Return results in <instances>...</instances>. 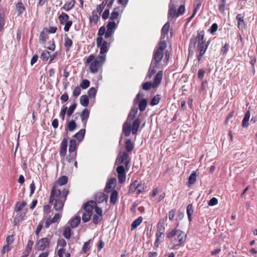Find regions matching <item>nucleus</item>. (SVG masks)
<instances>
[{
	"label": "nucleus",
	"instance_id": "1",
	"mask_svg": "<svg viewBox=\"0 0 257 257\" xmlns=\"http://www.w3.org/2000/svg\"><path fill=\"white\" fill-rule=\"evenodd\" d=\"M69 193V189H60L58 187H52L49 202L53 204L55 210L61 211L63 209Z\"/></svg>",
	"mask_w": 257,
	"mask_h": 257
},
{
	"label": "nucleus",
	"instance_id": "2",
	"mask_svg": "<svg viewBox=\"0 0 257 257\" xmlns=\"http://www.w3.org/2000/svg\"><path fill=\"white\" fill-rule=\"evenodd\" d=\"M131 158L127 152H119L116 158L115 165H118L116 172L118 174V180L120 183H122L126 180L125 171L130 169Z\"/></svg>",
	"mask_w": 257,
	"mask_h": 257
},
{
	"label": "nucleus",
	"instance_id": "3",
	"mask_svg": "<svg viewBox=\"0 0 257 257\" xmlns=\"http://www.w3.org/2000/svg\"><path fill=\"white\" fill-rule=\"evenodd\" d=\"M196 43H197L196 47L197 51L199 53L198 55L197 56V57L198 61L201 62L202 61V57L205 54L210 43L209 41H208L206 43L205 42L204 31L200 32L198 31L197 36L195 37L192 38L190 39V43L189 45V51H190L191 48H194L195 47Z\"/></svg>",
	"mask_w": 257,
	"mask_h": 257
},
{
	"label": "nucleus",
	"instance_id": "4",
	"mask_svg": "<svg viewBox=\"0 0 257 257\" xmlns=\"http://www.w3.org/2000/svg\"><path fill=\"white\" fill-rule=\"evenodd\" d=\"M119 11L120 8L117 7L115 8L110 14L109 21L106 26L107 31L104 36L105 38H111L112 37L119 22V19L120 18Z\"/></svg>",
	"mask_w": 257,
	"mask_h": 257
},
{
	"label": "nucleus",
	"instance_id": "5",
	"mask_svg": "<svg viewBox=\"0 0 257 257\" xmlns=\"http://www.w3.org/2000/svg\"><path fill=\"white\" fill-rule=\"evenodd\" d=\"M166 238L174 246H178L185 242L186 234L183 231L174 228L167 232Z\"/></svg>",
	"mask_w": 257,
	"mask_h": 257
},
{
	"label": "nucleus",
	"instance_id": "6",
	"mask_svg": "<svg viewBox=\"0 0 257 257\" xmlns=\"http://www.w3.org/2000/svg\"><path fill=\"white\" fill-rule=\"evenodd\" d=\"M105 61L104 56H97L94 59V56L91 54L87 57L85 63L90 64L89 70L91 73H96L102 67Z\"/></svg>",
	"mask_w": 257,
	"mask_h": 257
},
{
	"label": "nucleus",
	"instance_id": "7",
	"mask_svg": "<svg viewBox=\"0 0 257 257\" xmlns=\"http://www.w3.org/2000/svg\"><path fill=\"white\" fill-rule=\"evenodd\" d=\"M172 2V0H170L169 5L168 19L169 21L174 22L178 17L184 14L185 11V7L184 5H181L177 10L176 5Z\"/></svg>",
	"mask_w": 257,
	"mask_h": 257
},
{
	"label": "nucleus",
	"instance_id": "8",
	"mask_svg": "<svg viewBox=\"0 0 257 257\" xmlns=\"http://www.w3.org/2000/svg\"><path fill=\"white\" fill-rule=\"evenodd\" d=\"M167 47V44L165 40H160L158 46L155 48L153 53L152 61L156 64V67H159L163 56L164 51Z\"/></svg>",
	"mask_w": 257,
	"mask_h": 257
},
{
	"label": "nucleus",
	"instance_id": "9",
	"mask_svg": "<svg viewBox=\"0 0 257 257\" xmlns=\"http://www.w3.org/2000/svg\"><path fill=\"white\" fill-rule=\"evenodd\" d=\"M165 230L164 223L159 221L157 225L156 238L154 242L155 249H157L159 247L161 242L163 241Z\"/></svg>",
	"mask_w": 257,
	"mask_h": 257
},
{
	"label": "nucleus",
	"instance_id": "10",
	"mask_svg": "<svg viewBox=\"0 0 257 257\" xmlns=\"http://www.w3.org/2000/svg\"><path fill=\"white\" fill-rule=\"evenodd\" d=\"M110 42L103 41L101 37H98L96 38L97 47L100 48V54L98 56H102L106 59V53L109 50Z\"/></svg>",
	"mask_w": 257,
	"mask_h": 257
},
{
	"label": "nucleus",
	"instance_id": "11",
	"mask_svg": "<svg viewBox=\"0 0 257 257\" xmlns=\"http://www.w3.org/2000/svg\"><path fill=\"white\" fill-rule=\"evenodd\" d=\"M58 20L61 25H64V31L66 32H68L73 24L72 21L69 20L68 15L62 12L58 16Z\"/></svg>",
	"mask_w": 257,
	"mask_h": 257
},
{
	"label": "nucleus",
	"instance_id": "12",
	"mask_svg": "<svg viewBox=\"0 0 257 257\" xmlns=\"http://www.w3.org/2000/svg\"><path fill=\"white\" fill-rule=\"evenodd\" d=\"M50 241L48 237H43L38 240L35 244V249L43 251L50 246Z\"/></svg>",
	"mask_w": 257,
	"mask_h": 257
},
{
	"label": "nucleus",
	"instance_id": "13",
	"mask_svg": "<svg viewBox=\"0 0 257 257\" xmlns=\"http://www.w3.org/2000/svg\"><path fill=\"white\" fill-rule=\"evenodd\" d=\"M68 178L66 176H62L58 178V179L55 182L52 187H58V189H68L63 187L64 185L67 183Z\"/></svg>",
	"mask_w": 257,
	"mask_h": 257
},
{
	"label": "nucleus",
	"instance_id": "14",
	"mask_svg": "<svg viewBox=\"0 0 257 257\" xmlns=\"http://www.w3.org/2000/svg\"><path fill=\"white\" fill-rule=\"evenodd\" d=\"M67 142V139L64 138L60 144L59 154L60 157L63 158H64L66 155Z\"/></svg>",
	"mask_w": 257,
	"mask_h": 257
},
{
	"label": "nucleus",
	"instance_id": "15",
	"mask_svg": "<svg viewBox=\"0 0 257 257\" xmlns=\"http://www.w3.org/2000/svg\"><path fill=\"white\" fill-rule=\"evenodd\" d=\"M244 17V15L242 14H238L236 17V20L237 22V28L241 30H242L245 28Z\"/></svg>",
	"mask_w": 257,
	"mask_h": 257
},
{
	"label": "nucleus",
	"instance_id": "16",
	"mask_svg": "<svg viewBox=\"0 0 257 257\" xmlns=\"http://www.w3.org/2000/svg\"><path fill=\"white\" fill-rule=\"evenodd\" d=\"M90 111L87 108H84L80 114V117L84 128L86 127L87 120L89 118Z\"/></svg>",
	"mask_w": 257,
	"mask_h": 257
},
{
	"label": "nucleus",
	"instance_id": "17",
	"mask_svg": "<svg viewBox=\"0 0 257 257\" xmlns=\"http://www.w3.org/2000/svg\"><path fill=\"white\" fill-rule=\"evenodd\" d=\"M132 127L130 121L126 120L122 125V132L125 137H128L131 133Z\"/></svg>",
	"mask_w": 257,
	"mask_h": 257
},
{
	"label": "nucleus",
	"instance_id": "18",
	"mask_svg": "<svg viewBox=\"0 0 257 257\" xmlns=\"http://www.w3.org/2000/svg\"><path fill=\"white\" fill-rule=\"evenodd\" d=\"M77 155L69 154L66 157V160L69 164L71 167L72 168V164H73L75 168H77V163L76 161Z\"/></svg>",
	"mask_w": 257,
	"mask_h": 257
},
{
	"label": "nucleus",
	"instance_id": "19",
	"mask_svg": "<svg viewBox=\"0 0 257 257\" xmlns=\"http://www.w3.org/2000/svg\"><path fill=\"white\" fill-rule=\"evenodd\" d=\"M96 206V202L93 201L87 202L84 206V211L92 214L93 211Z\"/></svg>",
	"mask_w": 257,
	"mask_h": 257
},
{
	"label": "nucleus",
	"instance_id": "20",
	"mask_svg": "<svg viewBox=\"0 0 257 257\" xmlns=\"http://www.w3.org/2000/svg\"><path fill=\"white\" fill-rule=\"evenodd\" d=\"M163 78V71H159L156 75L154 81L152 83L153 84V88L156 87L161 82Z\"/></svg>",
	"mask_w": 257,
	"mask_h": 257
},
{
	"label": "nucleus",
	"instance_id": "21",
	"mask_svg": "<svg viewBox=\"0 0 257 257\" xmlns=\"http://www.w3.org/2000/svg\"><path fill=\"white\" fill-rule=\"evenodd\" d=\"M77 145L75 140L72 139L69 141V154L77 155Z\"/></svg>",
	"mask_w": 257,
	"mask_h": 257
},
{
	"label": "nucleus",
	"instance_id": "22",
	"mask_svg": "<svg viewBox=\"0 0 257 257\" xmlns=\"http://www.w3.org/2000/svg\"><path fill=\"white\" fill-rule=\"evenodd\" d=\"M72 44V40L68 37L67 34H65L64 37V46L65 47L66 52H69L70 51Z\"/></svg>",
	"mask_w": 257,
	"mask_h": 257
},
{
	"label": "nucleus",
	"instance_id": "23",
	"mask_svg": "<svg viewBox=\"0 0 257 257\" xmlns=\"http://www.w3.org/2000/svg\"><path fill=\"white\" fill-rule=\"evenodd\" d=\"M170 28V22H167L163 27L161 30V36L160 40H164L165 36L168 34Z\"/></svg>",
	"mask_w": 257,
	"mask_h": 257
},
{
	"label": "nucleus",
	"instance_id": "24",
	"mask_svg": "<svg viewBox=\"0 0 257 257\" xmlns=\"http://www.w3.org/2000/svg\"><path fill=\"white\" fill-rule=\"evenodd\" d=\"M141 121L139 118L135 119L133 121L132 127V132L133 135H136L140 125Z\"/></svg>",
	"mask_w": 257,
	"mask_h": 257
},
{
	"label": "nucleus",
	"instance_id": "25",
	"mask_svg": "<svg viewBox=\"0 0 257 257\" xmlns=\"http://www.w3.org/2000/svg\"><path fill=\"white\" fill-rule=\"evenodd\" d=\"M138 111V108L136 107H133L132 108L128 116L127 117V121H130L133 120L137 114Z\"/></svg>",
	"mask_w": 257,
	"mask_h": 257
},
{
	"label": "nucleus",
	"instance_id": "26",
	"mask_svg": "<svg viewBox=\"0 0 257 257\" xmlns=\"http://www.w3.org/2000/svg\"><path fill=\"white\" fill-rule=\"evenodd\" d=\"M81 218L80 216H76L71 219L69 221L70 227L71 228H75L77 227L80 222Z\"/></svg>",
	"mask_w": 257,
	"mask_h": 257
},
{
	"label": "nucleus",
	"instance_id": "27",
	"mask_svg": "<svg viewBox=\"0 0 257 257\" xmlns=\"http://www.w3.org/2000/svg\"><path fill=\"white\" fill-rule=\"evenodd\" d=\"M158 67H156V64L153 63V61H152L150 67L147 75V77L149 79L151 78L156 72V68Z\"/></svg>",
	"mask_w": 257,
	"mask_h": 257
},
{
	"label": "nucleus",
	"instance_id": "28",
	"mask_svg": "<svg viewBox=\"0 0 257 257\" xmlns=\"http://www.w3.org/2000/svg\"><path fill=\"white\" fill-rule=\"evenodd\" d=\"M69 1V2H66L62 8V9H63L64 10L67 12L72 9L74 8L75 4L76 3L75 0Z\"/></svg>",
	"mask_w": 257,
	"mask_h": 257
},
{
	"label": "nucleus",
	"instance_id": "29",
	"mask_svg": "<svg viewBox=\"0 0 257 257\" xmlns=\"http://www.w3.org/2000/svg\"><path fill=\"white\" fill-rule=\"evenodd\" d=\"M125 148L126 149V151H123V152H127L128 154L134 149V145L130 139L126 141L125 143Z\"/></svg>",
	"mask_w": 257,
	"mask_h": 257
},
{
	"label": "nucleus",
	"instance_id": "30",
	"mask_svg": "<svg viewBox=\"0 0 257 257\" xmlns=\"http://www.w3.org/2000/svg\"><path fill=\"white\" fill-rule=\"evenodd\" d=\"M85 133V129L82 128L80 130L78 133L74 135V137L76 138L79 142L82 141L84 137Z\"/></svg>",
	"mask_w": 257,
	"mask_h": 257
},
{
	"label": "nucleus",
	"instance_id": "31",
	"mask_svg": "<svg viewBox=\"0 0 257 257\" xmlns=\"http://www.w3.org/2000/svg\"><path fill=\"white\" fill-rule=\"evenodd\" d=\"M115 182L116 179L114 178H111L108 180L105 187V190L107 192L111 191V189L113 188V185L115 184Z\"/></svg>",
	"mask_w": 257,
	"mask_h": 257
},
{
	"label": "nucleus",
	"instance_id": "32",
	"mask_svg": "<svg viewBox=\"0 0 257 257\" xmlns=\"http://www.w3.org/2000/svg\"><path fill=\"white\" fill-rule=\"evenodd\" d=\"M137 195L138 196L139 194L143 193L145 191V188H147V186L144 183L143 184L141 181L138 180V183L137 184Z\"/></svg>",
	"mask_w": 257,
	"mask_h": 257
},
{
	"label": "nucleus",
	"instance_id": "33",
	"mask_svg": "<svg viewBox=\"0 0 257 257\" xmlns=\"http://www.w3.org/2000/svg\"><path fill=\"white\" fill-rule=\"evenodd\" d=\"M16 9L18 13V15H21L26 10L25 7L22 2H19L16 4Z\"/></svg>",
	"mask_w": 257,
	"mask_h": 257
},
{
	"label": "nucleus",
	"instance_id": "34",
	"mask_svg": "<svg viewBox=\"0 0 257 257\" xmlns=\"http://www.w3.org/2000/svg\"><path fill=\"white\" fill-rule=\"evenodd\" d=\"M143 221V217L142 216L139 217L138 218L135 219L131 225V230H133L136 229Z\"/></svg>",
	"mask_w": 257,
	"mask_h": 257
},
{
	"label": "nucleus",
	"instance_id": "35",
	"mask_svg": "<svg viewBox=\"0 0 257 257\" xmlns=\"http://www.w3.org/2000/svg\"><path fill=\"white\" fill-rule=\"evenodd\" d=\"M90 241L91 240L89 239L84 243L82 249L80 251V254H85L89 251L90 248Z\"/></svg>",
	"mask_w": 257,
	"mask_h": 257
},
{
	"label": "nucleus",
	"instance_id": "36",
	"mask_svg": "<svg viewBox=\"0 0 257 257\" xmlns=\"http://www.w3.org/2000/svg\"><path fill=\"white\" fill-rule=\"evenodd\" d=\"M138 183V180H136L132 182L130 184L129 189H128V193L133 194L134 193L137 189V184Z\"/></svg>",
	"mask_w": 257,
	"mask_h": 257
},
{
	"label": "nucleus",
	"instance_id": "37",
	"mask_svg": "<svg viewBox=\"0 0 257 257\" xmlns=\"http://www.w3.org/2000/svg\"><path fill=\"white\" fill-rule=\"evenodd\" d=\"M118 197V192L116 190H113L110 195V202L112 204L114 205L117 201Z\"/></svg>",
	"mask_w": 257,
	"mask_h": 257
},
{
	"label": "nucleus",
	"instance_id": "38",
	"mask_svg": "<svg viewBox=\"0 0 257 257\" xmlns=\"http://www.w3.org/2000/svg\"><path fill=\"white\" fill-rule=\"evenodd\" d=\"M80 104L86 107L89 104V99L88 96L86 95H83L80 98Z\"/></svg>",
	"mask_w": 257,
	"mask_h": 257
},
{
	"label": "nucleus",
	"instance_id": "39",
	"mask_svg": "<svg viewBox=\"0 0 257 257\" xmlns=\"http://www.w3.org/2000/svg\"><path fill=\"white\" fill-rule=\"evenodd\" d=\"M194 212L193 207L192 204H189L187 207V214L188 220L191 221L192 220V215Z\"/></svg>",
	"mask_w": 257,
	"mask_h": 257
},
{
	"label": "nucleus",
	"instance_id": "40",
	"mask_svg": "<svg viewBox=\"0 0 257 257\" xmlns=\"http://www.w3.org/2000/svg\"><path fill=\"white\" fill-rule=\"evenodd\" d=\"M147 100L145 98L142 99L139 103V108L141 111H144L147 105Z\"/></svg>",
	"mask_w": 257,
	"mask_h": 257
},
{
	"label": "nucleus",
	"instance_id": "41",
	"mask_svg": "<svg viewBox=\"0 0 257 257\" xmlns=\"http://www.w3.org/2000/svg\"><path fill=\"white\" fill-rule=\"evenodd\" d=\"M72 234V231L70 227L67 226L64 228L63 235L66 238L69 239Z\"/></svg>",
	"mask_w": 257,
	"mask_h": 257
},
{
	"label": "nucleus",
	"instance_id": "42",
	"mask_svg": "<svg viewBox=\"0 0 257 257\" xmlns=\"http://www.w3.org/2000/svg\"><path fill=\"white\" fill-rule=\"evenodd\" d=\"M161 100V96L159 94L156 95L151 100L150 105L154 106L157 105Z\"/></svg>",
	"mask_w": 257,
	"mask_h": 257
},
{
	"label": "nucleus",
	"instance_id": "43",
	"mask_svg": "<svg viewBox=\"0 0 257 257\" xmlns=\"http://www.w3.org/2000/svg\"><path fill=\"white\" fill-rule=\"evenodd\" d=\"M107 3V0H104L100 5H98L96 9V12L100 14L106 6Z\"/></svg>",
	"mask_w": 257,
	"mask_h": 257
},
{
	"label": "nucleus",
	"instance_id": "44",
	"mask_svg": "<svg viewBox=\"0 0 257 257\" xmlns=\"http://www.w3.org/2000/svg\"><path fill=\"white\" fill-rule=\"evenodd\" d=\"M197 175L195 172H193L189 176L188 183V186L189 185L194 184L196 181Z\"/></svg>",
	"mask_w": 257,
	"mask_h": 257
},
{
	"label": "nucleus",
	"instance_id": "45",
	"mask_svg": "<svg viewBox=\"0 0 257 257\" xmlns=\"http://www.w3.org/2000/svg\"><path fill=\"white\" fill-rule=\"evenodd\" d=\"M92 215V213L84 211L82 216L83 221L84 222H87L89 221Z\"/></svg>",
	"mask_w": 257,
	"mask_h": 257
},
{
	"label": "nucleus",
	"instance_id": "46",
	"mask_svg": "<svg viewBox=\"0 0 257 257\" xmlns=\"http://www.w3.org/2000/svg\"><path fill=\"white\" fill-rule=\"evenodd\" d=\"M27 205V203L26 201H23L21 203H19L17 202L16 204V206L15 207V211L16 212H19L22 210L24 207Z\"/></svg>",
	"mask_w": 257,
	"mask_h": 257
},
{
	"label": "nucleus",
	"instance_id": "47",
	"mask_svg": "<svg viewBox=\"0 0 257 257\" xmlns=\"http://www.w3.org/2000/svg\"><path fill=\"white\" fill-rule=\"evenodd\" d=\"M226 0H220L219 2L218 10L221 13H224L225 9Z\"/></svg>",
	"mask_w": 257,
	"mask_h": 257
},
{
	"label": "nucleus",
	"instance_id": "48",
	"mask_svg": "<svg viewBox=\"0 0 257 257\" xmlns=\"http://www.w3.org/2000/svg\"><path fill=\"white\" fill-rule=\"evenodd\" d=\"M99 18L98 16L94 12L92 13V16L89 18L90 23H94V24H96L98 21Z\"/></svg>",
	"mask_w": 257,
	"mask_h": 257
},
{
	"label": "nucleus",
	"instance_id": "49",
	"mask_svg": "<svg viewBox=\"0 0 257 257\" xmlns=\"http://www.w3.org/2000/svg\"><path fill=\"white\" fill-rule=\"evenodd\" d=\"M229 44L227 43H226L220 49V54L223 56L226 55L227 51L229 50Z\"/></svg>",
	"mask_w": 257,
	"mask_h": 257
},
{
	"label": "nucleus",
	"instance_id": "50",
	"mask_svg": "<svg viewBox=\"0 0 257 257\" xmlns=\"http://www.w3.org/2000/svg\"><path fill=\"white\" fill-rule=\"evenodd\" d=\"M67 128L70 132L73 131L76 128V123L75 121L72 120L69 121L67 125Z\"/></svg>",
	"mask_w": 257,
	"mask_h": 257
},
{
	"label": "nucleus",
	"instance_id": "51",
	"mask_svg": "<svg viewBox=\"0 0 257 257\" xmlns=\"http://www.w3.org/2000/svg\"><path fill=\"white\" fill-rule=\"evenodd\" d=\"M102 216L94 214L92 217V222L95 224H97L102 220Z\"/></svg>",
	"mask_w": 257,
	"mask_h": 257
},
{
	"label": "nucleus",
	"instance_id": "52",
	"mask_svg": "<svg viewBox=\"0 0 257 257\" xmlns=\"http://www.w3.org/2000/svg\"><path fill=\"white\" fill-rule=\"evenodd\" d=\"M49 57L50 53L48 51L45 50L42 53L40 58L43 61H46L48 60Z\"/></svg>",
	"mask_w": 257,
	"mask_h": 257
},
{
	"label": "nucleus",
	"instance_id": "53",
	"mask_svg": "<svg viewBox=\"0 0 257 257\" xmlns=\"http://www.w3.org/2000/svg\"><path fill=\"white\" fill-rule=\"evenodd\" d=\"M90 85V82L87 79H84L82 81L80 84V87L83 89L87 88Z\"/></svg>",
	"mask_w": 257,
	"mask_h": 257
},
{
	"label": "nucleus",
	"instance_id": "54",
	"mask_svg": "<svg viewBox=\"0 0 257 257\" xmlns=\"http://www.w3.org/2000/svg\"><path fill=\"white\" fill-rule=\"evenodd\" d=\"M152 87L153 88V84L151 82H146L142 85V88L145 90H149Z\"/></svg>",
	"mask_w": 257,
	"mask_h": 257
},
{
	"label": "nucleus",
	"instance_id": "55",
	"mask_svg": "<svg viewBox=\"0 0 257 257\" xmlns=\"http://www.w3.org/2000/svg\"><path fill=\"white\" fill-rule=\"evenodd\" d=\"M76 107V104L74 103L72 105H71L68 110L67 111V115L70 117L73 113L74 110L75 109Z\"/></svg>",
	"mask_w": 257,
	"mask_h": 257
},
{
	"label": "nucleus",
	"instance_id": "56",
	"mask_svg": "<svg viewBox=\"0 0 257 257\" xmlns=\"http://www.w3.org/2000/svg\"><path fill=\"white\" fill-rule=\"evenodd\" d=\"M67 107L63 106L61 110L59 116L62 120H64L65 114L67 113Z\"/></svg>",
	"mask_w": 257,
	"mask_h": 257
},
{
	"label": "nucleus",
	"instance_id": "57",
	"mask_svg": "<svg viewBox=\"0 0 257 257\" xmlns=\"http://www.w3.org/2000/svg\"><path fill=\"white\" fill-rule=\"evenodd\" d=\"M96 91L97 90L95 88L93 87H91L88 91V94L89 97H93L95 96Z\"/></svg>",
	"mask_w": 257,
	"mask_h": 257
},
{
	"label": "nucleus",
	"instance_id": "58",
	"mask_svg": "<svg viewBox=\"0 0 257 257\" xmlns=\"http://www.w3.org/2000/svg\"><path fill=\"white\" fill-rule=\"evenodd\" d=\"M218 29V25L216 23H213L211 26L210 29L209 30V32L211 34H214L215 32L217 31Z\"/></svg>",
	"mask_w": 257,
	"mask_h": 257
},
{
	"label": "nucleus",
	"instance_id": "59",
	"mask_svg": "<svg viewBox=\"0 0 257 257\" xmlns=\"http://www.w3.org/2000/svg\"><path fill=\"white\" fill-rule=\"evenodd\" d=\"M81 93V88L79 86H77L75 87L73 91V96L77 97L78 95L80 94Z\"/></svg>",
	"mask_w": 257,
	"mask_h": 257
},
{
	"label": "nucleus",
	"instance_id": "60",
	"mask_svg": "<svg viewBox=\"0 0 257 257\" xmlns=\"http://www.w3.org/2000/svg\"><path fill=\"white\" fill-rule=\"evenodd\" d=\"M107 30H106V28L104 26L101 27L98 32L97 35L99 36V37H101L103 35H105V34L106 33Z\"/></svg>",
	"mask_w": 257,
	"mask_h": 257
},
{
	"label": "nucleus",
	"instance_id": "61",
	"mask_svg": "<svg viewBox=\"0 0 257 257\" xmlns=\"http://www.w3.org/2000/svg\"><path fill=\"white\" fill-rule=\"evenodd\" d=\"M205 71L204 69L201 68L198 72V78L200 80H202L204 76Z\"/></svg>",
	"mask_w": 257,
	"mask_h": 257
},
{
	"label": "nucleus",
	"instance_id": "62",
	"mask_svg": "<svg viewBox=\"0 0 257 257\" xmlns=\"http://www.w3.org/2000/svg\"><path fill=\"white\" fill-rule=\"evenodd\" d=\"M33 244L34 241L32 240L31 238V239L28 240L25 248L31 251Z\"/></svg>",
	"mask_w": 257,
	"mask_h": 257
},
{
	"label": "nucleus",
	"instance_id": "63",
	"mask_svg": "<svg viewBox=\"0 0 257 257\" xmlns=\"http://www.w3.org/2000/svg\"><path fill=\"white\" fill-rule=\"evenodd\" d=\"M58 246L60 247H65L66 246V241L64 239H60L58 240Z\"/></svg>",
	"mask_w": 257,
	"mask_h": 257
},
{
	"label": "nucleus",
	"instance_id": "64",
	"mask_svg": "<svg viewBox=\"0 0 257 257\" xmlns=\"http://www.w3.org/2000/svg\"><path fill=\"white\" fill-rule=\"evenodd\" d=\"M62 215L59 213H56L54 217L51 219L53 223L57 222L61 217Z\"/></svg>",
	"mask_w": 257,
	"mask_h": 257
}]
</instances>
